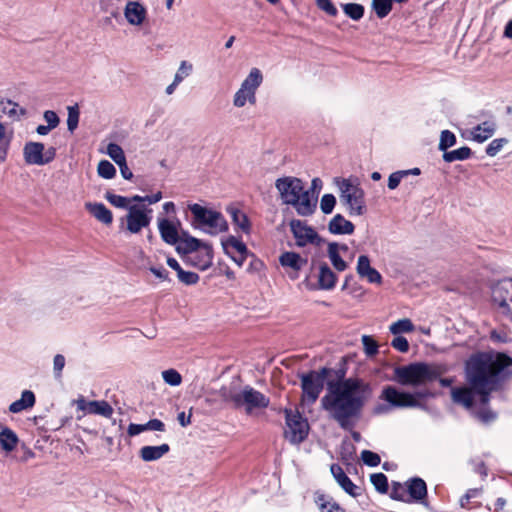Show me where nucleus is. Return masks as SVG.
Instances as JSON below:
<instances>
[{
  "label": "nucleus",
  "mask_w": 512,
  "mask_h": 512,
  "mask_svg": "<svg viewBox=\"0 0 512 512\" xmlns=\"http://www.w3.org/2000/svg\"><path fill=\"white\" fill-rule=\"evenodd\" d=\"M492 300L497 312L512 321V279L499 281L493 286Z\"/></svg>",
  "instance_id": "9b49d317"
},
{
  "label": "nucleus",
  "mask_w": 512,
  "mask_h": 512,
  "mask_svg": "<svg viewBox=\"0 0 512 512\" xmlns=\"http://www.w3.org/2000/svg\"><path fill=\"white\" fill-rule=\"evenodd\" d=\"M248 255L247 252H238L233 253L232 255H228L239 267L243 265Z\"/></svg>",
  "instance_id": "338daca9"
},
{
  "label": "nucleus",
  "mask_w": 512,
  "mask_h": 512,
  "mask_svg": "<svg viewBox=\"0 0 512 512\" xmlns=\"http://www.w3.org/2000/svg\"><path fill=\"white\" fill-rule=\"evenodd\" d=\"M207 244L208 243H204L201 240L190 236L188 232L182 231L180 241L176 244V251L185 258L186 256L195 253L199 248H203V245Z\"/></svg>",
  "instance_id": "412c9836"
},
{
  "label": "nucleus",
  "mask_w": 512,
  "mask_h": 512,
  "mask_svg": "<svg viewBox=\"0 0 512 512\" xmlns=\"http://www.w3.org/2000/svg\"><path fill=\"white\" fill-rule=\"evenodd\" d=\"M263 81V75L258 68H252L247 77L242 81L240 88L233 96V105L242 108L247 103L256 104V92Z\"/></svg>",
  "instance_id": "6e6552de"
},
{
  "label": "nucleus",
  "mask_w": 512,
  "mask_h": 512,
  "mask_svg": "<svg viewBox=\"0 0 512 512\" xmlns=\"http://www.w3.org/2000/svg\"><path fill=\"white\" fill-rule=\"evenodd\" d=\"M508 143V139L506 138H497L490 142V144L486 147V154L490 157L496 156L501 149Z\"/></svg>",
  "instance_id": "8fccbe9b"
},
{
  "label": "nucleus",
  "mask_w": 512,
  "mask_h": 512,
  "mask_svg": "<svg viewBox=\"0 0 512 512\" xmlns=\"http://www.w3.org/2000/svg\"><path fill=\"white\" fill-rule=\"evenodd\" d=\"M177 276L178 279L186 285L196 284L199 280L198 274L185 270L179 271V274Z\"/></svg>",
  "instance_id": "4d7b16f0"
},
{
  "label": "nucleus",
  "mask_w": 512,
  "mask_h": 512,
  "mask_svg": "<svg viewBox=\"0 0 512 512\" xmlns=\"http://www.w3.org/2000/svg\"><path fill=\"white\" fill-rule=\"evenodd\" d=\"M106 153L117 165L126 160L123 149L116 143H109Z\"/></svg>",
  "instance_id": "a19ab883"
},
{
  "label": "nucleus",
  "mask_w": 512,
  "mask_h": 512,
  "mask_svg": "<svg viewBox=\"0 0 512 512\" xmlns=\"http://www.w3.org/2000/svg\"><path fill=\"white\" fill-rule=\"evenodd\" d=\"M361 342L364 347L365 354L368 356H373L378 352V344L377 342L369 335H363L361 337Z\"/></svg>",
  "instance_id": "3c124183"
},
{
  "label": "nucleus",
  "mask_w": 512,
  "mask_h": 512,
  "mask_svg": "<svg viewBox=\"0 0 512 512\" xmlns=\"http://www.w3.org/2000/svg\"><path fill=\"white\" fill-rule=\"evenodd\" d=\"M477 417L479 418L480 421H482L483 423H489L493 420H495L496 418V414L489 410V409H482L480 410L478 413H477Z\"/></svg>",
  "instance_id": "e2e57ef3"
},
{
  "label": "nucleus",
  "mask_w": 512,
  "mask_h": 512,
  "mask_svg": "<svg viewBox=\"0 0 512 512\" xmlns=\"http://www.w3.org/2000/svg\"><path fill=\"white\" fill-rule=\"evenodd\" d=\"M326 375L327 369L324 368L321 371H311L300 376L302 388V406L312 405L318 399L320 393L323 390L324 379Z\"/></svg>",
  "instance_id": "1a4fd4ad"
},
{
  "label": "nucleus",
  "mask_w": 512,
  "mask_h": 512,
  "mask_svg": "<svg viewBox=\"0 0 512 512\" xmlns=\"http://www.w3.org/2000/svg\"><path fill=\"white\" fill-rule=\"evenodd\" d=\"M43 117L45 121L48 123V126L51 129H54L58 126L60 120L57 114L52 110H47L44 112Z\"/></svg>",
  "instance_id": "680f3d73"
},
{
  "label": "nucleus",
  "mask_w": 512,
  "mask_h": 512,
  "mask_svg": "<svg viewBox=\"0 0 512 512\" xmlns=\"http://www.w3.org/2000/svg\"><path fill=\"white\" fill-rule=\"evenodd\" d=\"M440 375V371L426 363H413L397 367L394 370L395 380L406 386H420L434 381Z\"/></svg>",
  "instance_id": "423d86ee"
},
{
  "label": "nucleus",
  "mask_w": 512,
  "mask_h": 512,
  "mask_svg": "<svg viewBox=\"0 0 512 512\" xmlns=\"http://www.w3.org/2000/svg\"><path fill=\"white\" fill-rule=\"evenodd\" d=\"M85 208L103 224L110 225L112 223V213L104 204L88 202L85 204Z\"/></svg>",
  "instance_id": "5701e85b"
},
{
  "label": "nucleus",
  "mask_w": 512,
  "mask_h": 512,
  "mask_svg": "<svg viewBox=\"0 0 512 512\" xmlns=\"http://www.w3.org/2000/svg\"><path fill=\"white\" fill-rule=\"evenodd\" d=\"M356 271L361 278L367 279L373 284H381V274L370 265V260L366 255H360L357 261Z\"/></svg>",
  "instance_id": "aec40b11"
},
{
  "label": "nucleus",
  "mask_w": 512,
  "mask_h": 512,
  "mask_svg": "<svg viewBox=\"0 0 512 512\" xmlns=\"http://www.w3.org/2000/svg\"><path fill=\"white\" fill-rule=\"evenodd\" d=\"M414 324L408 318H402L394 323H392L389 327V331L394 335H400L402 333H410L414 331Z\"/></svg>",
  "instance_id": "e433bc0d"
},
{
  "label": "nucleus",
  "mask_w": 512,
  "mask_h": 512,
  "mask_svg": "<svg viewBox=\"0 0 512 512\" xmlns=\"http://www.w3.org/2000/svg\"><path fill=\"white\" fill-rule=\"evenodd\" d=\"M9 141L6 127L0 122V162L6 159Z\"/></svg>",
  "instance_id": "09e8293b"
},
{
  "label": "nucleus",
  "mask_w": 512,
  "mask_h": 512,
  "mask_svg": "<svg viewBox=\"0 0 512 512\" xmlns=\"http://www.w3.org/2000/svg\"><path fill=\"white\" fill-rule=\"evenodd\" d=\"M286 425L285 437L292 444H299L308 435L309 425L308 422L298 413L286 410Z\"/></svg>",
  "instance_id": "ddd939ff"
},
{
  "label": "nucleus",
  "mask_w": 512,
  "mask_h": 512,
  "mask_svg": "<svg viewBox=\"0 0 512 512\" xmlns=\"http://www.w3.org/2000/svg\"><path fill=\"white\" fill-rule=\"evenodd\" d=\"M371 483L375 488L382 493H385L388 489L387 477L383 473H375L370 477Z\"/></svg>",
  "instance_id": "603ef678"
},
{
  "label": "nucleus",
  "mask_w": 512,
  "mask_h": 512,
  "mask_svg": "<svg viewBox=\"0 0 512 512\" xmlns=\"http://www.w3.org/2000/svg\"><path fill=\"white\" fill-rule=\"evenodd\" d=\"M219 395L223 401L233 403L236 408L245 407L247 413L254 409L266 408L270 403L269 398L261 392L248 385L240 387L237 382L223 385Z\"/></svg>",
  "instance_id": "20e7f679"
},
{
  "label": "nucleus",
  "mask_w": 512,
  "mask_h": 512,
  "mask_svg": "<svg viewBox=\"0 0 512 512\" xmlns=\"http://www.w3.org/2000/svg\"><path fill=\"white\" fill-rule=\"evenodd\" d=\"M67 111H68L67 127H68V130L72 133L75 131V129L78 126L80 112H79V108L77 105L68 106Z\"/></svg>",
  "instance_id": "49530a36"
},
{
  "label": "nucleus",
  "mask_w": 512,
  "mask_h": 512,
  "mask_svg": "<svg viewBox=\"0 0 512 512\" xmlns=\"http://www.w3.org/2000/svg\"><path fill=\"white\" fill-rule=\"evenodd\" d=\"M275 187L285 204L295 207L301 216L311 215L316 207V200L309 191L304 190L302 181L295 177H283L277 179Z\"/></svg>",
  "instance_id": "7ed1b4c3"
},
{
  "label": "nucleus",
  "mask_w": 512,
  "mask_h": 512,
  "mask_svg": "<svg viewBox=\"0 0 512 512\" xmlns=\"http://www.w3.org/2000/svg\"><path fill=\"white\" fill-rule=\"evenodd\" d=\"M510 365H512V359L501 353L495 356L489 354L472 356L466 364L468 386L451 390L453 402L466 409H472L478 397L479 403L485 406L489 402L490 393L498 388L501 372Z\"/></svg>",
  "instance_id": "f257e3e1"
},
{
  "label": "nucleus",
  "mask_w": 512,
  "mask_h": 512,
  "mask_svg": "<svg viewBox=\"0 0 512 512\" xmlns=\"http://www.w3.org/2000/svg\"><path fill=\"white\" fill-rule=\"evenodd\" d=\"M471 156V149L469 147H461L452 151H447L443 154L444 161L451 163L454 161L466 160Z\"/></svg>",
  "instance_id": "c9c22d12"
},
{
  "label": "nucleus",
  "mask_w": 512,
  "mask_h": 512,
  "mask_svg": "<svg viewBox=\"0 0 512 512\" xmlns=\"http://www.w3.org/2000/svg\"><path fill=\"white\" fill-rule=\"evenodd\" d=\"M344 13L353 20H360L364 15V7L357 3H347L342 5Z\"/></svg>",
  "instance_id": "4c0bfd02"
},
{
  "label": "nucleus",
  "mask_w": 512,
  "mask_h": 512,
  "mask_svg": "<svg viewBox=\"0 0 512 512\" xmlns=\"http://www.w3.org/2000/svg\"><path fill=\"white\" fill-rule=\"evenodd\" d=\"M329 231L333 234H352L354 225L341 214H336L329 222Z\"/></svg>",
  "instance_id": "a878e982"
},
{
  "label": "nucleus",
  "mask_w": 512,
  "mask_h": 512,
  "mask_svg": "<svg viewBox=\"0 0 512 512\" xmlns=\"http://www.w3.org/2000/svg\"><path fill=\"white\" fill-rule=\"evenodd\" d=\"M193 71L192 63L182 60L179 63L178 69L174 75V80L176 83H181L185 78L189 77Z\"/></svg>",
  "instance_id": "ea45409f"
},
{
  "label": "nucleus",
  "mask_w": 512,
  "mask_h": 512,
  "mask_svg": "<svg viewBox=\"0 0 512 512\" xmlns=\"http://www.w3.org/2000/svg\"><path fill=\"white\" fill-rule=\"evenodd\" d=\"M105 199L115 207L126 208L130 207V199L124 196L116 195L111 192L105 194Z\"/></svg>",
  "instance_id": "de8ad7c7"
},
{
  "label": "nucleus",
  "mask_w": 512,
  "mask_h": 512,
  "mask_svg": "<svg viewBox=\"0 0 512 512\" xmlns=\"http://www.w3.org/2000/svg\"><path fill=\"white\" fill-rule=\"evenodd\" d=\"M331 473L338 482V484L351 496H357L358 487L352 483L347 477L342 468L338 465L331 466Z\"/></svg>",
  "instance_id": "393cba45"
},
{
  "label": "nucleus",
  "mask_w": 512,
  "mask_h": 512,
  "mask_svg": "<svg viewBox=\"0 0 512 512\" xmlns=\"http://www.w3.org/2000/svg\"><path fill=\"white\" fill-rule=\"evenodd\" d=\"M316 5L330 16H336L338 13L337 8L330 0H316Z\"/></svg>",
  "instance_id": "13d9d810"
},
{
  "label": "nucleus",
  "mask_w": 512,
  "mask_h": 512,
  "mask_svg": "<svg viewBox=\"0 0 512 512\" xmlns=\"http://www.w3.org/2000/svg\"><path fill=\"white\" fill-rule=\"evenodd\" d=\"M119 168H120V172H121V175L124 179L126 180H130L132 177H133V173L132 171L129 169V167L127 166V162L126 160L122 163H119Z\"/></svg>",
  "instance_id": "774afa93"
},
{
  "label": "nucleus",
  "mask_w": 512,
  "mask_h": 512,
  "mask_svg": "<svg viewBox=\"0 0 512 512\" xmlns=\"http://www.w3.org/2000/svg\"><path fill=\"white\" fill-rule=\"evenodd\" d=\"M75 404L79 411L85 414L100 415L105 418H111L114 412L113 407L105 400L87 401L83 396L75 400Z\"/></svg>",
  "instance_id": "2eb2a0df"
},
{
  "label": "nucleus",
  "mask_w": 512,
  "mask_h": 512,
  "mask_svg": "<svg viewBox=\"0 0 512 512\" xmlns=\"http://www.w3.org/2000/svg\"><path fill=\"white\" fill-rule=\"evenodd\" d=\"M496 128L495 122L484 121L472 128L470 131L471 139L478 143H483L494 135Z\"/></svg>",
  "instance_id": "4be33fe9"
},
{
  "label": "nucleus",
  "mask_w": 512,
  "mask_h": 512,
  "mask_svg": "<svg viewBox=\"0 0 512 512\" xmlns=\"http://www.w3.org/2000/svg\"><path fill=\"white\" fill-rule=\"evenodd\" d=\"M18 441V436L10 428H4L0 432V446L4 451H13L16 448Z\"/></svg>",
  "instance_id": "2f4dec72"
},
{
  "label": "nucleus",
  "mask_w": 512,
  "mask_h": 512,
  "mask_svg": "<svg viewBox=\"0 0 512 512\" xmlns=\"http://www.w3.org/2000/svg\"><path fill=\"white\" fill-rule=\"evenodd\" d=\"M184 260L187 264L204 271L212 265V246L210 244L203 245V248H199L195 253L186 256Z\"/></svg>",
  "instance_id": "a211bd4d"
},
{
  "label": "nucleus",
  "mask_w": 512,
  "mask_h": 512,
  "mask_svg": "<svg viewBox=\"0 0 512 512\" xmlns=\"http://www.w3.org/2000/svg\"><path fill=\"white\" fill-rule=\"evenodd\" d=\"M337 277L327 264H321L319 267L318 283L323 290H330L336 284Z\"/></svg>",
  "instance_id": "c756f323"
},
{
  "label": "nucleus",
  "mask_w": 512,
  "mask_h": 512,
  "mask_svg": "<svg viewBox=\"0 0 512 512\" xmlns=\"http://www.w3.org/2000/svg\"><path fill=\"white\" fill-rule=\"evenodd\" d=\"M152 209L145 206L132 205L128 207L127 214L120 219L121 224L126 225V230L131 234H138L151 223Z\"/></svg>",
  "instance_id": "f8f14e48"
},
{
  "label": "nucleus",
  "mask_w": 512,
  "mask_h": 512,
  "mask_svg": "<svg viewBox=\"0 0 512 512\" xmlns=\"http://www.w3.org/2000/svg\"><path fill=\"white\" fill-rule=\"evenodd\" d=\"M24 159L30 165H45L55 158V149L50 147L45 149L43 143L28 142L23 149Z\"/></svg>",
  "instance_id": "4468645a"
},
{
  "label": "nucleus",
  "mask_w": 512,
  "mask_h": 512,
  "mask_svg": "<svg viewBox=\"0 0 512 512\" xmlns=\"http://www.w3.org/2000/svg\"><path fill=\"white\" fill-rule=\"evenodd\" d=\"M169 450L168 444H161L159 446H143L139 453L143 461L150 462L162 458Z\"/></svg>",
  "instance_id": "b1692460"
},
{
  "label": "nucleus",
  "mask_w": 512,
  "mask_h": 512,
  "mask_svg": "<svg viewBox=\"0 0 512 512\" xmlns=\"http://www.w3.org/2000/svg\"><path fill=\"white\" fill-rule=\"evenodd\" d=\"M1 106L3 112L10 117H19L25 114V109L11 100L1 101Z\"/></svg>",
  "instance_id": "58836bf2"
},
{
  "label": "nucleus",
  "mask_w": 512,
  "mask_h": 512,
  "mask_svg": "<svg viewBox=\"0 0 512 512\" xmlns=\"http://www.w3.org/2000/svg\"><path fill=\"white\" fill-rule=\"evenodd\" d=\"M405 173L406 172L396 171V172L390 174V176L388 178V188L390 190L396 189L398 187V185L400 184L401 180L405 177Z\"/></svg>",
  "instance_id": "052dcab7"
},
{
  "label": "nucleus",
  "mask_w": 512,
  "mask_h": 512,
  "mask_svg": "<svg viewBox=\"0 0 512 512\" xmlns=\"http://www.w3.org/2000/svg\"><path fill=\"white\" fill-rule=\"evenodd\" d=\"M361 459L367 466L375 467L380 464V456L372 451L363 450L361 452Z\"/></svg>",
  "instance_id": "5fc2aeb1"
},
{
  "label": "nucleus",
  "mask_w": 512,
  "mask_h": 512,
  "mask_svg": "<svg viewBox=\"0 0 512 512\" xmlns=\"http://www.w3.org/2000/svg\"><path fill=\"white\" fill-rule=\"evenodd\" d=\"M336 204V198L332 194H324L320 201V208L324 214H330Z\"/></svg>",
  "instance_id": "864d4df0"
},
{
  "label": "nucleus",
  "mask_w": 512,
  "mask_h": 512,
  "mask_svg": "<svg viewBox=\"0 0 512 512\" xmlns=\"http://www.w3.org/2000/svg\"><path fill=\"white\" fill-rule=\"evenodd\" d=\"M456 143V136L449 130H443L440 135V141L438 148L444 153L447 152V149L454 146Z\"/></svg>",
  "instance_id": "37998d69"
},
{
  "label": "nucleus",
  "mask_w": 512,
  "mask_h": 512,
  "mask_svg": "<svg viewBox=\"0 0 512 512\" xmlns=\"http://www.w3.org/2000/svg\"><path fill=\"white\" fill-rule=\"evenodd\" d=\"M372 397L370 385L357 378L330 382L321 405L343 429L354 427L365 403Z\"/></svg>",
  "instance_id": "f03ea898"
},
{
  "label": "nucleus",
  "mask_w": 512,
  "mask_h": 512,
  "mask_svg": "<svg viewBox=\"0 0 512 512\" xmlns=\"http://www.w3.org/2000/svg\"><path fill=\"white\" fill-rule=\"evenodd\" d=\"M279 261L282 266L289 267L293 269L295 272L299 271L306 264V260L301 258L299 254L294 252L283 253L280 256Z\"/></svg>",
  "instance_id": "7c9ffc66"
},
{
  "label": "nucleus",
  "mask_w": 512,
  "mask_h": 512,
  "mask_svg": "<svg viewBox=\"0 0 512 512\" xmlns=\"http://www.w3.org/2000/svg\"><path fill=\"white\" fill-rule=\"evenodd\" d=\"M146 430L152 431H164L165 424L159 419H151L145 424H134L131 423L128 426L127 433L129 436H136Z\"/></svg>",
  "instance_id": "cd10ccee"
},
{
  "label": "nucleus",
  "mask_w": 512,
  "mask_h": 512,
  "mask_svg": "<svg viewBox=\"0 0 512 512\" xmlns=\"http://www.w3.org/2000/svg\"><path fill=\"white\" fill-rule=\"evenodd\" d=\"M149 270L160 280H169L168 272L163 267H150Z\"/></svg>",
  "instance_id": "69168bd1"
},
{
  "label": "nucleus",
  "mask_w": 512,
  "mask_h": 512,
  "mask_svg": "<svg viewBox=\"0 0 512 512\" xmlns=\"http://www.w3.org/2000/svg\"><path fill=\"white\" fill-rule=\"evenodd\" d=\"M391 345L394 349L402 353H406L409 350L408 340L403 336L396 335L392 340Z\"/></svg>",
  "instance_id": "bf43d9fd"
},
{
  "label": "nucleus",
  "mask_w": 512,
  "mask_h": 512,
  "mask_svg": "<svg viewBox=\"0 0 512 512\" xmlns=\"http://www.w3.org/2000/svg\"><path fill=\"white\" fill-rule=\"evenodd\" d=\"M423 392L414 394L399 391L396 387L385 386L380 394V399L387 402L393 408H416L421 407L420 398L425 397Z\"/></svg>",
  "instance_id": "9d476101"
},
{
  "label": "nucleus",
  "mask_w": 512,
  "mask_h": 512,
  "mask_svg": "<svg viewBox=\"0 0 512 512\" xmlns=\"http://www.w3.org/2000/svg\"><path fill=\"white\" fill-rule=\"evenodd\" d=\"M222 247L227 255H232L233 253L238 252H247L246 245L234 236H230L226 240L222 241Z\"/></svg>",
  "instance_id": "f704fd0d"
},
{
  "label": "nucleus",
  "mask_w": 512,
  "mask_h": 512,
  "mask_svg": "<svg viewBox=\"0 0 512 512\" xmlns=\"http://www.w3.org/2000/svg\"><path fill=\"white\" fill-rule=\"evenodd\" d=\"M408 491L412 498L415 500H421L427 493L426 484L420 478L412 479L408 484Z\"/></svg>",
  "instance_id": "473e14b6"
},
{
  "label": "nucleus",
  "mask_w": 512,
  "mask_h": 512,
  "mask_svg": "<svg viewBox=\"0 0 512 512\" xmlns=\"http://www.w3.org/2000/svg\"><path fill=\"white\" fill-rule=\"evenodd\" d=\"M290 228L296 239V244L300 247L313 244L318 239L315 230L300 220H292L290 222Z\"/></svg>",
  "instance_id": "f3484780"
},
{
  "label": "nucleus",
  "mask_w": 512,
  "mask_h": 512,
  "mask_svg": "<svg viewBox=\"0 0 512 512\" xmlns=\"http://www.w3.org/2000/svg\"><path fill=\"white\" fill-rule=\"evenodd\" d=\"M65 357L62 354H56L53 358V374L56 379H60L65 367Z\"/></svg>",
  "instance_id": "6e6d98bb"
},
{
  "label": "nucleus",
  "mask_w": 512,
  "mask_h": 512,
  "mask_svg": "<svg viewBox=\"0 0 512 512\" xmlns=\"http://www.w3.org/2000/svg\"><path fill=\"white\" fill-rule=\"evenodd\" d=\"M372 7L379 18H384L392 9V0H373Z\"/></svg>",
  "instance_id": "79ce46f5"
},
{
  "label": "nucleus",
  "mask_w": 512,
  "mask_h": 512,
  "mask_svg": "<svg viewBox=\"0 0 512 512\" xmlns=\"http://www.w3.org/2000/svg\"><path fill=\"white\" fill-rule=\"evenodd\" d=\"M188 209L193 215L192 225L201 228L210 235H217L228 230V224L223 215L215 210L199 204H189Z\"/></svg>",
  "instance_id": "0eeeda50"
},
{
  "label": "nucleus",
  "mask_w": 512,
  "mask_h": 512,
  "mask_svg": "<svg viewBox=\"0 0 512 512\" xmlns=\"http://www.w3.org/2000/svg\"><path fill=\"white\" fill-rule=\"evenodd\" d=\"M35 395L31 390H24L21 394L20 399L12 402L9 406L11 413H19L23 410L32 408L35 405Z\"/></svg>",
  "instance_id": "bb28decb"
},
{
  "label": "nucleus",
  "mask_w": 512,
  "mask_h": 512,
  "mask_svg": "<svg viewBox=\"0 0 512 512\" xmlns=\"http://www.w3.org/2000/svg\"><path fill=\"white\" fill-rule=\"evenodd\" d=\"M320 509L322 512H345L337 503L330 501L322 503Z\"/></svg>",
  "instance_id": "0e129e2a"
},
{
  "label": "nucleus",
  "mask_w": 512,
  "mask_h": 512,
  "mask_svg": "<svg viewBox=\"0 0 512 512\" xmlns=\"http://www.w3.org/2000/svg\"><path fill=\"white\" fill-rule=\"evenodd\" d=\"M340 250L347 251L348 247L346 245L330 243L328 246V257L336 270L344 271L347 268V263L341 258Z\"/></svg>",
  "instance_id": "c85d7f7f"
},
{
  "label": "nucleus",
  "mask_w": 512,
  "mask_h": 512,
  "mask_svg": "<svg viewBox=\"0 0 512 512\" xmlns=\"http://www.w3.org/2000/svg\"><path fill=\"white\" fill-rule=\"evenodd\" d=\"M157 225L161 239L166 244L176 245L180 241L181 222L178 219L158 218Z\"/></svg>",
  "instance_id": "dca6fc26"
},
{
  "label": "nucleus",
  "mask_w": 512,
  "mask_h": 512,
  "mask_svg": "<svg viewBox=\"0 0 512 512\" xmlns=\"http://www.w3.org/2000/svg\"><path fill=\"white\" fill-rule=\"evenodd\" d=\"M124 17L131 26H141L147 19V9L138 1H128L124 7Z\"/></svg>",
  "instance_id": "6ab92c4d"
},
{
  "label": "nucleus",
  "mask_w": 512,
  "mask_h": 512,
  "mask_svg": "<svg viewBox=\"0 0 512 512\" xmlns=\"http://www.w3.org/2000/svg\"><path fill=\"white\" fill-rule=\"evenodd\" d=\"M161 375L164 382L170 386L175 387L182 383L181 374L173 368L162 371Z\"/></svg>",
  "instance_id": "c03bdc74"
},
{
  "label": "nucleus",
  "mask_w": 512,
  "mask_h": 512,
  "mask_svg": "<svg viewBox=\"0 0 512 512\" xmlns=\"http://www.w3.org/2000/svg\"><path fill=\"white\" fill-rule=\"evenodd\" d=\"M339 201L350 216H362L366 213L365 192L357 178H337Z\"/></svg>",
  "instance_id": "39448f33"
},
{
  "label": "nucleus",
  "mask_w": 512,
  "mask_h": 512,
  "mask_svg": "<svg viewBox=\"0 0 512 512\" xmlns=\"http://www.w3.org/2000/svg\"><path fill=\"white\" fill-rule=\"evenodd\" d=\"M98 175L105 179H112L116 174V169L112 163L107 160H101L97 166Z\"/></svg>",
  "instance_id": "a18cd8bd"
},
{
  "label": "nucleus",
  "mask_w": 512,
  "mask_h": 512,
  "mask_svg": "<svg viewBox=\"0 0 512 512\" xmlns=\"http://www.w3.org/2000/svg\"><path fill=\"white\" fill-rule=\"evenodd\" d=\"M227 211L231 215L234 224L243 232L248 233L250 225L246 214L234 207H229Z\"/></svg>",
  "instance_id": "72a5a7b5"
}]
</instances>
